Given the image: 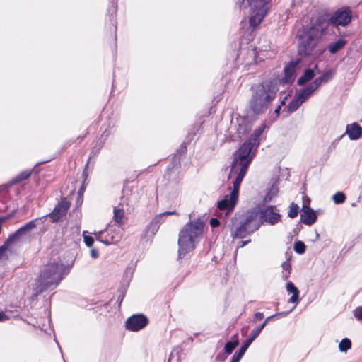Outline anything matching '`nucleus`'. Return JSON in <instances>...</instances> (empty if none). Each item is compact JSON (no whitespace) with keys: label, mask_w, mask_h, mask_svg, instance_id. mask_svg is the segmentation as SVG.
Instances as JSON below:
<instances>
[{"label":"nucleus","mask_w":362,"mask_h":362,"mask_svg":"<svg viewBox=\"0 0 362 362\" xmlns=\"http://www.w3.org/2000/svg\"><path fill=\"white\" fill-rule=\"evenodd\" d=\"M264 127L256 129L254 132L255 138L251 137L235 152L228 177L231 178L235 176V180L230 192L218 202V207L220 210H226L228 213L234 209L238 199L240 183L255 153V146L257 145V137L262 133Z\"/></svg>","instance_id":"f257e3e1"},{"label":"nucleus","mask_w":362,"mask_h":362,"mask_svg":"<svg viewBox=\"0 0 362 362\" xmlns=\"http://www.w3.org/2000/svg\"><path fill=\"white\" fill-rule=\"evenodd\" d=\"M204 223L197 218L190 221L180 230L178 236V256L180 258L193 251L204 234Z\"/></svg>","instance_id":"f03ea898"},{"label":"nucleus","mask_w":362,"mask_h":362,"mask_svg":"<svg viewBox=\"0 0 362 362\" xmlns=\"http://www.w3.org/2000/svg\"><path fill=\"white\" fill-rule=\"evenodd\" d=\"M278 80L265 81L254 89L250 101V107L255 114L266 111L278 91Z\"/></svg>","instance_id":"7ed1b4c3"},{"label":"nucleus","mask_w":362,"mask_h":362,"mask_svg":"<svg viewBox=\"0 0 362 362\" xmlns=\"http://www.w3.org/2000/svg\"><path fill=\"white\" fill-rule=\"evenodd\" d=\"M63 267L62 264L55 262L47 264L37 282V293H42L54 288L62 279Z\"/></svg>","instance_id":"20e7f679"},{"label":"nucleus","mask_w":362,"mask_h":362,"mask_svg":"<svg viewBox=\"0 0 362 362\" xmlns=\"http://www.w3.org/2000/svg\"><path fill=\"white\" fill-rule=\"evenodd\" d=\"M322 30L323 27L320 24H315L304 30L299 38V52L300 54L308 55L313 53Z\"/></svg>","instance_id":"39448f33"},{"label":"nucleus","mask_w":362,"mask_h":362,"mask_svg":"<svg viewBox=\"0 0 362 362\" xmlns=\"http://www.w3.org/2000/svg\"><path fill=\"white\" fill-rule=\"evenodd\" d=\"M262 221L259 214V209H252L246 214L245 219L243 223L236 229L234 237L243 238L257 230Z\"/></svg>","instance_id":"423d86ee"},{"label":"nucleus","mask_w":362,"mask_h":362,"mask_svg":"<svg viewBox=\"0 0 362 362\" xmlns=\"http://www.w3.org/2000/svg\"><path fill=\"white\" fill-rule=\"evenodd\" d=\"M271 0H248L250 7V25L256 28L263 21L269 10Z\"/></svg>","instance_id":"0eeeda50"},{"label":"nucleus","mask_w":362,"mask_h":362,"mask_svg":"<svg viewBox=\"0 0 362 362\" xmlns=\"http://www.w3.org/2000/svg\"><path fill=\"white\" fill-rule=\"evenodd\" d=\"M93 234L97 240L107 245L117 243L122 238L121 230L119 228L114 230L110 228L105 230L94 232Z\"/></svg>","instance_id":"6e6552de"},{"label":"nucleus","mask_w":362,"mask_h":362,"mask_svg":"<svg viewBox=\"0 0 362 362\" xmlns=\"http://www.w3.org/2000/svg\"><path fill=\"white\" fill-rule=\"evenodd\" d=\"M148 323V318L144 315H134L129 317L126 322L128 330L137 332L144 328Z\"/></svg>","instance_id":"1a4fd4ad"},{"label":"nucleus","mask_w":362,"mask_h":362,"mask_svg":"<svg viewBox=\"0 0 362 362\" xmlns=\"http://www.w3.org/2000/svg\"><path fill=\"white\" fill-rule=\"evenodd\" d=\"M262 221L274 225L280 221L281 215L275 206H268L264 209L259 210Z\"/></svg>","instance_id":"9d476101"},{"label":"nucleus","mask_w":362,"mask_h":362,"mask_svg":"<svg viewBox=\"0 0 362 362\" xmlns=\"http://www.w3.org/2000/svg\"><path fill=\"white\" fill-rule=\"evenodd\" d=\"M331 22L337 25H346L351 21L349 11H338L331 18Z\"/></svg>","instance_id":"9b49d317"},{"label":"nucleus","mask_w":362,"mask_h":362,"mask_svg":"<svg viewBox=\"0 0 362 362\" xmlns=\"http://www.w3.org/2000/svg\"><path fill=\"white\" fill-rule=\"evenodd\" d=\"M317 219V216L311 208H310L305 204L303 205L301 214H300V220L301 221L306 225L310 226L315 222Z\"/></svg>","instance_id":"f8f14e48"},{"label":"nucleus","mask_w":362,"mask_h":362,"mask_svg":"<svg viewBox=\"0 0 362 362\" xmlns=\"http://www.w3.org/2000/svg\"><path fill=\"white\" fill-rule=\"evenodd\" d=\"M70 206L69 203L66 200H62L54 208L50 214V218L53 221H57L60 218L64 216Z\"/></svg>","instance_id":"ddd939ff"},{"label":"nucleus","mask_w":362,"mask_h":362,"mask_svg":"<svg viewBox=\"0 0 362 362\" xmlns=\"http://www.w3.org/2000/svg\"><path fill=\"white\" fill-rule=\"evenodd\" d=\"M35 226L36 224L35 221H30L29 223H26L21 228H19L13 235L10 236L8 239L6 240V243H11L14 242L21 235L25 234L28 232H30Z\"/></svg>","instance_id":"4468645a"},{"label":"nucleus","mask_w":362,"mask_h":362,"mask_svg":"<svg viewBox=\"0 0 362 362\" xmlns=\"http://www.w3.org/2000/svg\"><path fill=\"white\" fill-rule=\"evenodd\" d=\"M297 62H291L284 69V76L282 79L285 83H292L296 78Z\"/></svg>","instance_id":"2eb2a0df"},{"label":"nucleus","mask_w":362,"mask_h":362,"mask_svg":"<svg viewBox=\"0 0 362 362\" xmlns=\"http://www.w3.org/2000/svg\"><path fill=\"white\" fill-rule=\"evenodd\" d=\"M346 133L351 140L359 139L362 135V128L356 123L347 125Z\"/></svg>","instance_id":"dca6fc26"},{"label":"nucleus","mask_w":362,"mask_h":362,"mask_svg":"<svg viewBox=\"0 0 362 362\" xmlns=\"http://www.w3.org/2000/svg\"><path fill=\"white\" fill-rule=\"evenodd\" d=\"M286 291L291 293L292 296L289 298L288 303H297L299 300V291L291 281H288L286 286Z\"/></svg>","instance_id":"f3484780"},{"label":"nucleus","mask_w":362,"mask_h":362,"mask_svg":"<svg viewBox=\"0 0 362 362\" xmlns=\"http://www.w3.org/2000/svg\"><path fill=\"white\" fill-rule=\"evenodd\" d=\"M315 76V73L313 69H308L305 71L303 75L298 80V84L302 86L307 81L311 80Z\"/></svg>","instance_id":"a211bd4d"},{"label":"nucleus","mask_w":362,"mask_h":362,"mask_svg":"<svg viewBox=\"0 0 362 362\" xmlns=\"http://www.w3.org/2000/svg\"><path fill=\"white\" fill-rule=\"evenodd\" d=\"M162 220V215L160 214L156 216L152 221L150 223L149 226L148 227V231L151 232L152 234H155L156 232L158 231L159 228V225Z\"/></svg>","instance_id":"6ab92c4d"},{"label":"nucleus","mask_w":362,"mask_h":362,"mask_svg":"<svg viewBox=\"0 0 362 362\" xmlns=\"http://www.w3.org/2000/svg\"><path fill=\"white\" fill-rule=\"evenodd\" d=\"M313 92L309 88V87L307 86L305 88L298 92L295 96L303 103L313 94Z\"/></svg>","instance_id":"aec40b11"},{"label":"nucleus","mask_w":362,"mask_h":362,"mask_svg":"<svg viewBox=\"0 0 362 362\" xmlns=\"http://www.w3.org/2000/svg\"><path fill=\"white\" fill-rule=\"evenodd\" d=\"M346 43V41L342 39H339L334 42V43H332L329 46V50L330 53L334 54L337 52H338L339 49H341Z\"/></svg>","instance_id":"412c9836"},{"label":"nucleus","mask_w":362,"mask_h":362,"mask_svg":"<svg viewBox=\"0 0 362 362\" xmlns=\"http://www.w3.org/2000/svg\"><path fill=\"white\" fill-rule=\"evenodd\" d=\"M232 339H233L232 341H228L225 345L224 349H225L226 352L228 354H230L232 353V351L235 349V348L238 344V338L237 334H235Z\"/></svg>","instance_id":"4be33fe9"},{"label":"nucleus","mask_w":362,"mask_h":362,"mask_svg":"<svg viewBox=\"0 0 362 362\" xmlns=\"http://www.w3.org/2000/svg\"><path fill=\"white\" fill-rule=\"evenodd\" d=\"M260 332V329L257 328L255 330L252 331L250 337L245 342V344L242 346V347L240 349L243 350V352L245 353L250 344L255 340V339L259 334Z\"/></svg>","instance_id":"5701e85b"},{"label":"nucleus","mask_w":362,"mask_h":362,"mask_svg":"<svg viewBox=\"0 0 362 362\" xmlns=\"http://www.w3.org/2000/svg\"><path fill=\"white\" fill-rule=\"evenodd\" d=\"M281 267L283 269L282 278L284 280H286L290 276V274H291V264L289 260L287 259L286 261L284 262L281 264Z\"/></svg>","instance_id":"b1692460"},{"label":"nucleus","mask_w":362,"mask_h":362,"mask_svg":"<svg viewBox=\"0 0 362 362\" xmlns=\"http://www.w3.org/2000/svg\"><path fill=\"white\" fill-rule=\"evenodd\" d=\"M351 347V341L348 338L343 339L339 344V351L346 352Z\"/></svg>","instance_id":"393cba45"},{"label":"nucleus","mask_w":362,"mask_h":362,"mask_svg":"<svg viewBox=\"0 0 362 362\" xmlns=\"http://www.w3.org/2000/svg\"><path fill=\"white\" fill-rule=\"evenodd\" d=\"M279 189L276 185H273L269 189L267 195L265 196L264 200L269 202L272 200L273 197L277 195Z\"/></svg>","instance_id":"a878e982"},{"label":"nucleus","mask_w":362,"mask_h":362,"mask_svg":"<svg viewBox=\"0 0 362 362\" xmlns=\"http://www.w3.org/2000/svg\"><path fill=\"white\" fill-rule=\"evenodd\" d=\"M302 104L300 100H299L296 96L293 98V99L290 102V103L288 105V109L290 112H294L296 110L300 105Z\"/></svg>","instance_id":"bb28decb"},{"label":"nucleus","mask_w":362,"mask_h":362,"mask_svg":"<svg viewBox=\"0 0 362 362\" xmlns=\"http://www.w3.org/2000/svg\"><path fill=\"white\" fill-rule=\"evenodd\" d=\"M124 214V211L121 209H114V220L118 223L122 224V221Z\"/></svg>","instance_id":"cd10ccee"},{"label":"nucleus","mask_w":362,"mask_h":362,"mask_svg":"<svg viewBox=\"0 0 362 362\" xmlns=\"http://www.w3.org/2000/svg\"><path fill=\"white\" fill-rule=\"evenodd\" d=\"M30 175V172L29 170H25L21 173L13 180L14 183L20 182L24 180L28 179Z\"/></svg>","instance_id":"c85d7f7f"},{"label":"nucleus","mask_w":362,"mask_h":362,"mask_svg":"<svg viewBox=\"0 0 362 362\" xmlns=\"http://www.w3.org/2000/svg\"><path fill=\"white\" fill-rule=\"evenodd\" d=\"M293 250L298 254H303L305 250V245L302 241H297L295 243Z\"/></svg>","instance_id":"c756f323"},{"label":"nucleus","mask_w":362,"mask_h":362,"mask_svg":"<svg viewBox=\"0 0 362 362\" xmlns=\"http://www.w3.org/2000/svg\"><path fill=\"white\" fill-rule=\"evenodd\" d=\"M323 82V78L318 77L315 79V81L309 84L308 86L309 88L314 92L317 88L320 86V84Z\"/></svg>","instance_id":"7c9ffc66"},{"label":"nucleus","mask_w":362,"mask_h":362,"mask_svg":"<svg viewBox=\"0 0 362 362\" xmlns=\"http://www.w3.org/2000/svg\"><path fill=\"white\" fill-rule=\"evenodd\" d=\"M298 212V206L295 203H291L289 211H288V216L290 218H295L297 216Z\"/></svg>","instance_id":"2f4dec72"},{"label":"nucleus","mask_w":362,"mask_h":362,"mask_svg":"<svg viewBox=\"0 0 362 362\" xmlns=\"http://www.w3.org/2000/svg\"><path fill=\"white\" fill-rule=\"evenodd\" d=\"M83 237L84 242H85L86 245L89 247H92L93 245V243H94V238L88 235L87 231H83Z\"/></svg>","instance_id":"473e14b6"},{"label":"nucleus","mask_w":362,"mask_h":362,"mask_svg":"<svg viewBox=\"0 0 362 362\" xmlns=\"http://www.w3.org/2000/svg\"><path fill=\"white\" fill-rule=\"evenodd\" d=\"M346 197L343 192H337L333 196V200L336 204H341L345 201Z\"/></svg>","instance_id":"72a5a7b5"},{"label":"nucleus","mask_w":362,"mask_h":362,"mask_svg":"<svg viewBox=\"0 0 362 362\" xmlns=\"http://www.w3.org/2000/svg\"><path fill=\"white\" fill-rule=\"evenodd\" d=\"M353 313L354 316L357 320L362 322V306L357 307L354 310Z\"/></svg>","instance_id":"f704fd0d"},{"label":"nucleus","mask_w":362,"mask_h":362,"mask_svg":"<svg viewBox=\"0 0 362 362\" xmlns=\"http://www.w3.org/2000/svg\"><path fill=\"white\" fill-rule=\"evenodd\" d=\"M245 354V352H243V350H239L238 352L235 353L230 362H239L240 361V359L243 358V356H244Z\"/></svg>","instance_id":"c9c22d12"},{"label":"nucleus","mask_w":362,"mask_h":362,"mask_svg":"<svg viewBox=\"0 0 362 362\" xmlns=\"http://www.w3.org/2000/svg\"><path fill=\"white\" fill-rule=\"evenodd\" d=\"M321 78H323V82H328L332 78V74L329 71L322 74Z\"/></svg>","instance_id":"e433bc0d"},{"label":"nucleus","mask_w":362,"mask_h":362,"mask_svg":"<svg viewBox=\"0 0 362 362\" xmlns=\"http://www.w3.org/2000/svg\"><path fill=\"white\" fill-rule=\"evenodd\" d=\"M220 224V222L218 221V218H212L211 220H210V225L211 226V227L213 228H215V227H217Z\"/></svg>","instance_id":"4c0bfd02"},{"label":"nucleus","mask_w":362,"mask_h":362,"mask_svg":"<svg viewBox=\"0 0 362 362\" xmlns=\"http://www.w3.org/2000/svg\"><path fill=\"white\" fill-rule=\"evenodd\" d=\"M10 243H6V242L5 243V244L0 247V259L3 257V256L4 255V252L5 250H6L8 245H9Z\"/></svg>","instance_id":"58836bf2"},{"label":"nucleus","mask_w":362,"mask_h":362,"mask_svg":"<svg viewBox=\"0 0 362 362\" xmlns=\"http://www.w3.org/2000/svg\"><path fill=\"white\" fill-rule=\"evenodd\" d=\"M276 315H272V316H269L268 317L265 321L260 325L257 327V329H260V331L262 330V329L264 327V326L269 322V321L273 318Z\"/></svg>","instance_id":"ea45409f"},{"label":"nucleus","mask_w":362,"mask_h":362,"mask_svg":"<svg viewBox=\"0 0 362 362\" xmlns=\"http://www.w3.org/2000/svg\"><path fill=\"white\" fill-rule=\"evenodd\" d=\"M9 317L2 311H0V322H4L8 320Z\"/></svg>","instance_id":"a19ab883"},{"label":"nucleus","mask_w":362,"mask_h":362,"mask_svg":"<svg viewBox=\"0 0 362 362\" xmlns=\"http://www.w3.org/2000/svg\"><path fill=\"white\" fill-rule=\"evenodd\" d=\"M90 255L93 258H97L98 257V252L97 251V250L95 249H92L90 250Z\"/></svg>","instance_id":"79ce46f5"},{"label":"nucleus","mask_w":362,"mask_h":362,"mask_svg":"<svg viewBox=\"0 0 362 362\" xmlns=\"http://www.w3.org/2000/svg\"><path fill=\"white\" fill-rule=\"evenodd\" d=\"M255 317L257 320H262L264 317V315L262 313H256L255 315Z\"/></svg>","instance_id":"37998d69"},{"label":"nucleus","mask_w":362,"mask_h":362,"mask_svg":"<svg viewBox=\"0 0 362 362\" xmlns=\"http://www.w3.org/2000/svg\"><path fill=\"white\" fill-rule=\"evenodd\" d=\"M171 214H177L176 211H168V212H165V213H163V214H161L162 216L163 215H171Z\"/></svg>","instance_id":"c03bdc74"},{"label":"nucleus","mask_w":362,"mask_h":362,"mask_svg":"<svg viewBox=\"0 0 362 362\" xmlns=\"http://www.w3.org/2000/svg\"><path fill=\"white\" fill-rule=\"evenodd\" d=\"M305 204L309 206L310 199L308 198L304 197L303 204V205H304Z\"/></svg>","instance_id":"a18cd8bd"},{"label":"nucleus","mask_w":362,"mask_h":362,"mask_svg":"<svg viewBox=\"0 0 362 362\" xmlns=\"http://www.w3.org/2000/svg\"><path fill=\"white\" fill-rule=\"evenodd\" d=\"M280 110H281V106H280V105H279V106L276 107V109L275 110V112H276V114H279V113Z\"/></svg>","instance_id":"49530a36"},{"label":"nucleus","mask_w":362,"mask_h":362,"mask_svg":"<svg viewBox=\"0 0 362 362\" xmlns=\"http://www.w3.org/2000/svg\"><path fill=\"white\" fill-rule=\"evenodd\" d=\"M284 314H285L284 313H279L278 315H284Z\"/></svg>","instance_id":"de8ad7c7"},{"label":"nucleus","mask_w":362,"mask_h":362,"mask_svg":"<svg viewBox=\"0 0 362 362\" xmlns=\"http://www.w3.org/2000/svg\"><path fill=\"white\" fill-rule=\"evenodd\" d=\"M284 103H285V102H284V100H283V101L281 102V105H284Z\"/></svg>","instance_id":"09e8293b"},{"label":"nucleus","mask_w":362,"mask_h":362,"mask_svg":"<svg viewBox=\"0 0 362 362\" xmlns=\"http://www.w3.org/2000/svg\"><path fill=\"white\" fill-rule=\"evenodd\" d=\"M244 0H241V3H243Z\"/></svg>","instance_id":"8fccbe9b"}]
</instances>
